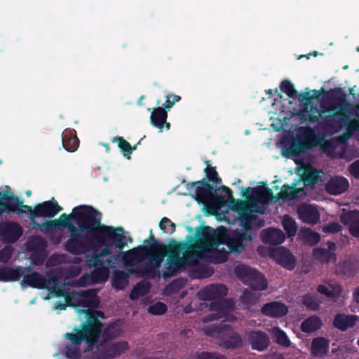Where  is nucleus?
<instances>
[{
    "instance_id": "1a4fd4ad",
    "label": "nucleus",
    "mask_w": 359,
    "mask_h": 359,
    "mask_svg": "<svg viewBox=\"0 0 359 359\" xmlns=\"http://www.w3.org/2000/svg\"><path fill=\"white\" fill-rule=\"evenodd\" d=\"M205 332L210 336L214 333L219 334V346L224 349L234 350L243 346V337L239 333L235 332L230 325L215 326L208 328Z\"/></svg>"
},
{
    "instance_id": "ea45409f",
    "label": "nucleus",
    "mask_w": 359,
    "mask_h": 359,
    "mask_svg": "<svg viewBox=\"0 0 359 359\" xmlns=\"http://www.w3.org/2000/svg\"><path fill=\"white\" fill-rule=\"evenodd\" d=\"M299 218L304 222L314 224V205L304 204L298 208Z\"/></svg>"
},
{
    "instance_id": "5701e85b",
    "label": "nucleus",
    "mask_w": 359,
    "mask_h": 359,
    "mask_svg": "<svg viewBox=\"0 0 359 359\" xmlns=\"http://www.w3.org/2000/svg\"><path fill=\"white\" fill-rule=\"evenodd\" d=\"M233 304L229 299H219L212 302L210 304L209 309L211 311H215L216 313L209 315L207 320H219L224 317L231 310Z\"/></svg>"
},
{
    "instance_id": "7ed1b4c3",
    "label": "nucleus",
    "mask_w": 359,
    "mask_h": 359,
    "mask_svg": "<svg viewBox=\"0 0 359 359\" xmlns=\"http://www.w3.org/2000/svg\"><path fill=\"white\" fill-rule=\"evenodd\" d=\"M144 244L124 252L122 260L126 267H131L148 259L149 263L143 269L142 272L149 274L159 268L164 259L163 254L155 252V247L162 248L164 246L151 233L149 239L144 241Z\"/></svg>"
},
{
    "instance_id": "ddd939ff",
    "label": "nucleus",
    "mask_w": 359,
    "mask_h": 359,
    "mask_svg": "<svg viewBox=\"0 0 359 359\" xmlns=\"http://www.w3.org/2000/svg\"><path fill=\"white\" fill-rule=\"evenodd\" d=\"M195 187V199L199 204H207L212 197H215L214 187L205 179L197 182H191L187 184V188Z\"/></svg>"
},
{
    "instance_id": "6e6d98bb",
    "label": "nucleus",
    "mask_w": 359,
    "mask_h": 359,
    "mask_svg": "<svg viewBox=\"0 0 359 359\" xmlns=\"http://www.w3.org/2000/svg\"><path fill=\"white\" fill-rule=\"evenodd\" d=\"M168 307L165 304L158 302L148 308V312L152 315H162L167 311Z\"/></svg>"
},
{
    "instance_id": "864d4df0",
    "label": "nucleus",
    "mask_w": 359,
    "mask_h": 359,
    "mask_svg": "<svg viewBox=\"0 0 359 359\" xmlns=\"http://www.w3.org/2000/svg\"><path fill=\"white\" fill-rule=\"evenodd\" d=\"M25 270V269L21 268L13 269L7 267L8 282L19 280L21 276H24ZM27 270L29 272L32 271L30 268L27 269Z\"/></svg>"
},
{
    "instance_id": "39448f33",
    "label": "nucleus",
    "mask_w": 359,
    "mask_h": 359,
    "mask_svg": "<svg viewBox=\"0 0 359 359\" xmlns=\"http://www.w3.org/2000/svg\"><path fill=\"white\" fill-rule=\"evenodd\" d=\"M69 232V238L64 244L65 250L72 255H80L86 253L93 245V238L86 230L81 231L79 226L68 221L65 227Z\"/></svg>"
},
{
    "instance_id": "58836bf2",
    "label": "nucleus",
    "mask_w": 359,
    "mask_h": 359,
    "mask_svg": "<svg viewBox=\"0 0 359 359\" xmlns=\"http://www.w3.org/2000/svg\"><path fill=\"white\" fill-rule=\"evenodd\" d=\"M151 285L148 282L140 281L137 283L132 289L130 293V299L131 300H137L140 297L147 294L150 290Z\"/></svg>"
},
{
    "instance_id": "f3484780",
    "label": "nucleus",
    "mask_w": 359,
    "mask_h": 359,
    "mask_svg": "<svg viewBox=\"0 0 359 359\" xmlns=\"http://www.w3.org/2000/svg\"><path fill=\"white\" fill-rule=\"evenodd\" d=\"M227 294V288L221 284H212L207 285L198 292V298L204 301H210L222 299Z\"/></svg>"
},
{
    "instance_id": "680f3d73",
    "label": "nucleus",
    "mask_w": 359,
    "mask_h": 359,
    "mask_svg": "<svg viewBox=\"0 0 359 359\" xmlns=\"http://www.w3.org/2000/svg\"><path fill=\"white\" fill-rule=\"evenodd\" d=\"M231 253L229 250H226L223 248L222 250H216L215 253V259L216 263H223L228 259V255Z\"/></svg>"
},
{
    "instance_id": "9d476101",
    "label": "nucleus",
    "mask_w": 359,
    "mask_h": 359,
    "mask_svg": "<svg viewBox=\"0 0 359 359\" xmlns=\"http://www.w3.org/2000/svg\"><path fill=\"white\" fill-rule=\"evenodd\" d=\"M234 271L238 278L252 290L262 291L267 288V280L259 271L245 264H238Z\"/></svg>"
},
{
    "instance_id": "c85d7f7f",
    "label": "nucleus",
    "mask_w": 359,
    "mask_h": 359,
    "mask_svg": "<svg viewBox=\"0 0 359 359\" xmlns=\"http://www.w3.org/2000/svg\"><path fill=\"white\" fill-rule=\"evenodd\" d=\"M261 236L264 243L271 245L281 244L285 239L283 231L276 228L264 229L262 231Z\"/></svg>"
},
{
    "instance_id": "3c124183",
    "label": "nucleus",
    "mask_w": 359,
    "mask_h": 359,
    "mask_svg": "<svg viewBox=\"0 0 359 359\" xmlns=\"http://www.w3.org/2000/svg\"><path fill=\"white\" fill-rule=\"evenodd\" d=\"M205 163L207 166L204 169V172L206 174L208 181L215 183L221 182L222 180L218 177V173L216 170V168L210 166L209 161H205Z\"/></svg>"
},
{
    "instance_id": "e2e57ef3",
    "label": "nucleus",
    "mask_w": 359,
    "mask_h": 359,
    "mask_svg": "<svg viewBox=\"0 0 359 359\" xmlns=\"http://www.w3.org/2000/svg\"><path fill=\"white\" fill-rule=\"evenodd\" d=\"M181 97L177 95H169L166 97V100L163 104V107L166 111L170 110L175 102L180 101Z\"/></svg>"
},
{
    "instance_id": "423d86ee",
    "label": "nucleus",
    "mask_w": 359,
    "mask_h": 359,
    "mask_svg": "<svg viewBox=\"0 0 359 359\" xmlns=\"http://www.w3.org/2000/svg\"><path fill=\"white\" fill-rule=\"evenodd\" d=\"M314 148V128L300 126L291 138L289 147L283 150V156L297 157Z\"/></svg>"
},
{
    "instance_id": "20e7f679",
    "label": "nucleus",
    "mask_w": 359,
    "mask_h": 359,
    "mask_svg": "<svg viewBox=\"0 0 359 359\" xmlns=\"http://www.w3.org/2000/svg\"><path fill=\"white\" fill-rule=\"evenodd\" d=\"M280 90L289 97L297 98L299 103V109H293L292 116L296 117L300 124L314 123V95H310L307 92L298 93L294 85L289 80H283L280 85Z\"/></svg>"
},
{
    "instance_id": "bf43d9fd",
    "label": "nucleus",
    "mask_w": 359,
    "mask_h": 359,
    "mask_svg": "<svg viewBox=\"0 0 359 359\" xmlns=\"http://www.w3.org/2000/svg\"><path fill=\"white\" fill-rule=\"evenodd\" d=\"M342 230L338 222H331L323 227V231L327 233H337Z\"/></svg>"
},
{
    "instance_id": "79ce46f5",
    "label": "nucleus",
    "mask_w": 359,
    "mask_h": 359,
    "mask_svg": "<svg viewBox=\"0 0 359 359\" xmlns=\"http://www.w3.org/2000/svg\"><path fill=\"white\" fill-rule=\"evenodd\" d=\"M112 142L118 144L119 149H121L123 155L128 159H130V155L132 154L131 144L127 142L123 137L116 136L111 140Z\"/></svg>"
},
{
    "instance_id": "aec40b11",
    "label": "nucleus",
    "mask_w": 359,
    "mask_h": 359,
    "mask_svg": "<svg viewBox=\"0 0 359 359\" xmlns=\"http://www.w3.org/2000/svg\"><path fill=\"white\" fill-rule=\"evenodd\" d=\"M347 103L345 100H342L339 105L330 104L325 108V111L331 114L330 117L334 122L344 126L347 125L349 121V115L345 111V107Z\"/></svg>"
},
{
    "instance_id": "f03ea898",
    "label": "nucleus",
    "mask_w": 359,
    "mask_h": 359,
    "mask_svg": "<svg viewBox=\"0 0 359 359\" xmlns=\"http://www.w3.org/2000/svg\"><path fill=\"white\" fill-rule=\"evenodd\" d=\"M98 316H103V313L100 311H95V313L88 312L86 321L80 325L74 326L73 332L65 333V339L70 342L65 346V355L68 359L81 358L80 346L83 343L86 345L83 352L90 351L94 355V349L100 341L103 327Z\"/></svg>"
},
{
    "instance_id": "9b49d317",
    "label": "nucleus",
    "mask_w": 359,
    "mask_h": 359,
    "mask_svg": "<svg viewBox=\"0 0 359 359\" xmlns=\"http://www.w3.org/2000/svg\"><path fill=\"white\" fill-rule=\"evenodd\" d=\"M95 269L90 273H86L78 280L79 286L84 287L90 285L104 283L109 278V269L105 266V263L102 265L92 266Z\"/></svg>"
},
{
    "instance_id": "4c0bfd02",
    "label": "nucleus",
    "mask_w": 359,
    "mask_h": 359,
    "mask_svg": "<svg viewBox=\"0 0 359 359\" xmlns=\"http://www.w3.org/2000/svg\"><path fill=\"white\" fill-rule=\"evenodd\" d=\"M215 198L220 205H224L226 201L234 203L232 191L226 186H222L215 191Z\"/></svg>"
},
{
    "instance_id": "6ab92c4d",
    "label": "nucleus",
    "mask_w": 359,
    "mask_h": 359,
    "mask_svg": "<svg viewBox=\"0 0 359 359\" xmlns=\"http://www.w3.org/2000/svg\"><path fill=\"white\" fill-rule=\"evenodd\" d=\"M252 235L247 232L235 231L232 236H228L226 245L230 252L239 253L245 248L244 241H252Z\"/></svg>"
},
{
    "instance_id": "2f4dec72",
    "label": "nucleus",
    "mask_w": 359,
    "mask_h": 359,
    "mask_svg": "<svg viewBox=\"0 0 359 359\" xmlns=\"http://www.w3.org/2000/svg\"><path fill=\"white\" fill-rule=\"evenodd\" d=\"M319 293L327 297L336 299L339 297L342 293V287L337 283H327L325 285H319L317 287Z\"/></svg>"
},
{
    "instance_id": "c9c22d12",
    "label": "nucleus",
    "mask_w": 359,
    "mask_h": 359,
    "mask_svg": "<svg viewBox=\"0 0 359 359\" xmlns=\"http://www.w3.org/2000/svg\"><path fill=\"white\" fill-rule=\"evenodd\" d=\"M168 263L169 266L167 267L168 272H164L163 277H170L173 273L180 270L185 264L184 259L177 255H168Z\"/></svg>"
},
{
    "instance_id": "f257e3e1",
    "label": "nucleus",
    "mask_w": 359,
    "mask_h": 359,
    "mask_svg": "<svg viewBox=\"0 0 359 359\" xmlns=\"http://www.w3.org/2000/svg\"><path fill=\"white\" fill-rule=\"evenodd\" d=\"M102 214L90 205L83 223L80 226L81 231L86 230L90 233L92 238L104 248L100 252H94L93 255H86V265H102L105 263L102 258L111 255V248L118 249L121 253L132 238L125 236L122 227H114L102 224Z\"/></svg>"
},
{
    "instance_id": "0e129e2a",
    "label": "nucleus",
    "mask_w": 359,
    "mask_h": 359,
    "mask_svg": "<svg viewBox=\"0 0 359 359\" xmlns=\"http://www.w3.org/2000/svg\"><path fill=\"white\" fill-rule=\"evenodd\" d=\"M22 201V205H19L18 208L17 209L18 213L22 214L24 212H27L29 215V219L31 220H34L35 219V215L34 213V208L32 209V208L28 205H23V201Z\"/></svg>"
},
{
    "instance_id": "37998d69",
    "label": "nucleus",
    "mask_w": 359,
    "mask_h": 359,
    "mask_svg": "<svg viewBox=\"0 0 359 359\" xmlns=\"http://www.w3.org/2000/svg\"><path fill=\"white\" fill-rule=\"evenodd\" d=\"M283 226L288 237H293L296 235L297 225L295 221L289 215H285L283 219Z\"/></svg>"
},
{
    "instance_id": "09e8293b",
    "label": "nucleus",
    "mask_w": 359,
    "mask_h": 359,
    "mask_svg": "<svg viewBox=\"0 0 359 359\" xmlns=\"http://www.w3.org/2000/svg\"><path fill=\"white\" fill-rule=\"evenodd\" d=\"M302 181L305 187H309L311 189H314V166L310 165L307 172H304L300 176Z\"/></svg>"
},
{
    "instance_id": "338daca9",
    "label": "nucleus",
    "mask_w": 359,
    "mask_h": 359,
    "mask_svg": "<svg viewBox=\"0 0 359 359\" xmlns=\"http://www.w3.org/2000/svg\"><path fill=\"white\" fill-rule=\"evenodd\" d=\"M348 171L355 179H359V160L355 161L349 165Z\"/></svg>"
},
{
    "instance_id": "dca6fc26",
    "label": "nucleus",
    "mask_w": 359,
    "mask_h": 359,
    "mask_svg": "<svg viewBox=\"0 0 359 359\" xmlns=\"http://www.w3.org/2000/svg\"><path fill=\"white\" fill-rule=\"evenodd\" d=\"M247 341L252 350L264 351L270 345L269 335L262 330H250L246 334Z\"/></svg>"
},
{
    "instance_id": "0eeeda50",
    "label": "nucleus",
    "mask_w": 359,
    "mask_h": 359,
    "mask_svg": "<svg viewBox=\"0 0 359 359\" xmlns=\"http://www.w3.org/2000/svg\"><path fill=\"white\" fill-rule=\"evenodd\" d=\"M22 283L26 284L32 287L38 289H47L55 297L65 296L64 285L59 276L53 271L47 273L48 278H46L43 275L32 271L31 273L25 274L23 276Z\"/></svg>"
},
{
    "instance_id": "8fccbe9b",
    "label": "nucleus",
    "mask_w": 359,
    "mask_h": 359,
    "mask_svg": "<svg viewBox=\"0 0 359 359\" xmlns=\"http://www.w3.org/2000/svg\"><path fill=\"white\" fill-rule=\"evenodd\" d=\"M329 340L324 337H316V356L326 355L329 350Z\"/></svg>"
},
{
    "instance_id": "603ef678",
    "label": "nucleus",
    "mask_w": 359,
    "mask_h": 359,
    "mask_svg": "<svg viewBox=\"0 0 359 359\" xmlns=\"http://www.w3.org/2000/svg\"><path fill=\"white\" fill-rule=\"evenodd\" d=\"M120 334V330L116 328L114 325H108L102 332L103 341H108L113 339Z\"/></svg>"
},
{
    "instance_id": "c756f323",
    "label": "nucleus",
    "mask_w": 359,
    "mask_h": 359,
    "mask_svg": "<svg viewBox=\"0 0 359 359\" xmlns=\"http://www.w3.org/2000/svg\"><path fill=\"white\" fill-rule=\"evenodd\" d=\"M162 245L164 248L155 247V252H161L164 255V257L166 255L180 256L181 252L187 250L191 247L187 242L177 243L175 240H172L169 245Z\"/></svg>"
},
{
    "instance_id": "49530a36",
    "label": "nucleus",
    "mask_w": 359,
    "mask_h": 359,
    "mask_svg": "<svg viewBox=\"0 0 359 359\" xmlns=\"http://www.w3.org/2000/svg\"><path fill=\"white\" fill-rule=\"evenodd\" d=\"M272 334L276 338V341L283 347H289L290 346V341L288 339L286 333L280 328L276 327L273 328Z\"/></svg>"
},
{
    "instance_id": "a211bd4d",
    "label": "nucleus",
    "mask_w": 359,
    "mask_h": 359,
    "mask_svg": "<svg viewBox=\"0 0 359 359\" xmlns=\"http://www.w3.org/2000/svg\"><path fill=\"white\" fill-rule=\"evenodd\" d=\"M22 201L14 194L8 191L0 192V215L11 213L17 211Z\"/></svg>"
},
{
    "instance_id": "4468645a",
    "label": "nucleus",
    "mask_w": 359,
    "mask_h": 359,
    "mask_svg": "<svg viewBox=\"0 0 359 359\" xmlns=\"http://www.w3.org/2000/svg\"><path fill=\"white\" fill-rule=\"evenodd\" d=\"M22 233V228L17 222L5 221L0 223V237L4 243H14Z\"/></svg>"
},
{
    "instance_id": "de8ad7c7",
    "label": "nucleus",
    "mask_w": 359,
    "mask_h": 359,
    "mask_svg": "<svg viewBox=\"0 0 359 359\" xmlns=\"http://www.w3.org/2000/svg\"><path fill=\"white\" fill-rule=\"evenodd\" d=\"M343 273L347 277H353L359 269V263L351 260L345 261L342 266Z\"/></svg>"
},
{
    "instance_id": "774afa93",
    "label": "nucleus",
    "mask_w": 359,
    "mask_h": 359,
    "mask_svg": "<svg viewBox=\"0 0 359 359\" xmlns=\"http://www.w3.org/2000/svg\"><path fill=\"white\" fill-rule=\"evenodd\" d=\"M303 304L309 309L314 310V296L306 294L303 297Z\"/></svg>"
},
{
    "instance_id": "6e6552de",
    "label": "nucleus",
    "mask_w": 359,
    "mask_h": 359,
    "mask_svg": "<svg viewBox=\"0 0 359 359\" xmlns=\"http://www.w3.org/2000/svg\"><path fill=\"white\" fill-rule=\"evenodd\" d=\"M90 205H80L72 209L71 214H62L58 219L46 220L41 224V231L48 233L55 229L65 228L68 221H74L79 227L83 223Z\"/></svg>"
},
{
    "instance_id": "473e14b6",
    "label": "nucleus",
    "mask_w": 359,
    "mask_h": 359,
    "mask_svg": "<svg viewBox=\"0 0 359 359\" xmlns=\"http://www.w3.org/2000/svg\"><path fill=\"white\" fill-rule=\"evenodd\" d=\"M196 236L199 240L212 247L217 248L220 243L212 229L209 226H205L198 229Z\"/></svg>"
},
{
    "instance_id": "f704fd0d",
    "label": "nucleus",
    "mask_w": 359,
    "mask_h": 359,
    "mask_svg": "<svg viewBox=\"0 0 359 359\" xmlns=\"http://www.w3.org/2000/svg\"><path fill=\"white\" fill-rule=\"evenodd\" d=\"M253 212L254 211L250 208L238 215L240 225L243 229L242 232L248 233L251 230L253 223L257 220V216L255 215Z\"/></svg>"
},
{
    "instance_id": "5fc2aeb1",
    "label": "nucleus",
    "mask_w": 359,
    "mask_h": 359,
    "mask_svg": "<svg viewBox=\"0 0 359 359\" xmlns=\"http://www.w3.org/2000/svg\"><path fill=\"white\" fill-rule=\"evenodd\" d=\"M160 229L165 233L172 234L175 231V224L168 217H163L159 223Z\"/></svg>"
},
{
    "instance_id": "4be33fe9",
    "label": "nucleus",
    "mask_w": 359,
    "mask_h": 359,
    "mask_svg": "<svg viewBox=\"0 0 359 359\" xmlns=\"http://www.w3.org/2000/svg\"><path fill=\"white\" fill-rule=\"evenodd\" d=\"M349 188L348 180L342 176L331 177L325 184V191L331 195H340Z\"/></svg>"
},
{
    "instance_id": "412c9836",
    "label": "nucleus",
    "mask_w": 359,
    "mask_h": 359,
    "mask_svg": "<svg viewBox=\"0 0 359 359\" xmlns=\"http://www.w3.org/2000/svg\"><path fill=\"white\" fill-rule=\"evenodd\" d=\"M62 209L56 201H46L36 204L34 206V213L35 218L40 217L52 218L57 215Z\"/></svg>"
},
{
    "instance_id": "7c9ffc66",
    "label": "nucleus",
    "mask_w": 359,
    "mask_h": 359,
    "mask_svg": "<svg viewBox=\"0 0 359 359\" xmlns=\"http://www.w3.org/2000/svg\"><path fill=\"white\" fill-rule=\"evenodd\" d=\"M167 118L168 112L161 107L154 108L150 116L151 124L160 130H161L164 126L167 129L170 128V123L166 122Z\"/></svg>"
},
{
    "instance_id": "69168bd1",
    "label": "nucleus",
    "mask_w": 359,
    "mask_h": 359,
    "mask_svg": "<svg viewBox=\"0 0 359 359\" xmlns=\"http://www.w3.org/2000/svg\"><path fill=\"white\" fill-rule=\"evenodd\" d=\"M12 255V248L8 246L4 247L0 250V262L6 263Z\"/></svg>"
},
{
    "instance_id": "393cba45",
    "label": "nucleus",
    "mask_w": 359,
    "mask_h": 359,
    "mask_svg": "<svg viewBox=\"0 0 359 359\" xmlns=\"http://www.w3.org/2000/svg\"><path fill=\"white\" fill-rule=\"evenodd\" d=\"M297 183L294 182L291 185L284 184L277 198L285 201H292L304 196L306 194L304 188H297Z\"/></svg>"
},
{
    "instance_id": "f8f14e48",
    "label": "nucleus",
    "mask_w": 359,
    "mask_h": 359,
    "mask_svg": "<svg viewBox=\"0 0 359 359\" xmlns=\"http://www.w3.org/2000/svg\"><path fill=\"white\" fill-rule=\"evenodd\" d=\"M102 343L97 344L94 349V357L95 359H112L121 355L129 348L127 341H121L114 342L104 348H100Z\"/></svg>"
},
{
    "instance_id": "a19ab883",
    "label": "nucleus",
    "mask_w": 359,
    "mask_h": 359,
    "mask_svg": "<svg viewBox=\"0 0 359 359\" xmlns=\"http://www.w3.org/2000/svg\"><path fill=\"white\" fill-rule=\"evenodd\" d=\"M259 296L256 293L249 292L245 290L240 297V305L243 309H249L251 306L255 305L258 301Z\"/></svg>"
},
{
    "instance_id": "c03bdc74",
    "label": "nucleus",
    "mask_w": 359,
    "mask_h": 359,
    "mask_svg": "<svg viewBox=\"0 0 359 359\" xmlns=\"http://www.w3.org/2000/svg\"><path fill=\"white\" fill-rule=\"evenodd\" d=\"M190 359H227V358L225 355L216 351H197L191 355Z\"/></svg>"
},
{
    "instance_id": "e433bc0d",
    "label": "nucleus",
    "mask_w": 359,
    "mask_h": 359,
    "mask_svg": "<svg viewBox=\"0 0 359 359\" xmlns=\"http://www.w3.org/2000/svg\"><path fill=\"white\" fill-rule=\"evenodd\" d=\"M129 274L123 271H115L112 278V286L118 290H123L129 283Z\"/></svg>"
},
{
    "instance_id": "bb28decb",
    "label": "nucleus",
    "mask_w": 359,
    "mask_h": 359,
    "mask_svg": "<svg viewBox=\"0 0 359 359\" xmlns=\"http://www.w3.org/2000/svg\"><path fill=\"white\" fill-rule=\"evenodd\" d=\"M337 246L334 242H327V249L316 248V260L321 263L335 262L337 255L334 251Z\"/></svg>"
},
{
    "instance_id": "a18cd8bd",
    "label": "nucleus",
    "mask_w": 359,
    "mask_h": 359,
    "mask_svg": "<svg viewBox=\"0 0 359 359\" xmlns=\"http://www.w3.org/2000/svg\"><path fill=\"white\" fill-rule=\"evenodd\" d=\"M340 221L345 225L352 226L359 222V210H350L342 214L340 217Z\"/></svg>"
},
{
    "instance_id": "cd10ccee",
    "label": "nucleus",
    "mask_w": 359,
    "mask_h": 359,
    "mask_svg": "<svg viewBox=\"0 0 359 359\" xmlns=\"http://www.w3.org/2000/svg\"><path fill=\"white\" fill-rule=\"evenodd\" d=\"M273 256L277 259L279 264L288 269L295 266L296 259L289 250L285 248H279L273 252Z\"/></svg>"
},
{
    "instance_id": "2eb2a0df",
    "label": "nucleus",
    "mask_w": 359,
    "mask_h": 359,
    "mask_svg": "<svg viewBox=\"0 0 359 359\" xmlns=\"http://www.w3.org/2000/svg\"><path fill=\"white\" fill-rule=\"evenodd\" d=\"M241 195L245 199H250L252 195L253 199L260 204L268 203L273 196L272 189L268 187H243Z\"/></svg>"
},
{
    "instance_id": "052dcab7",
    "label": "nucleus",
    "mask_w": 359,
    "mask_h": 359,
    "mask_svg": "<svg viewBox=\"0 0 359 359\" xmlns=\"http://www.w3.org/2000/svg\"><path fill=\"white\" fill-rule=\"evenodd\" d=\"M250 208V206L245 201L242 200H237L234 205L232 207V210L238 212V215L246 212Z\"/></svg>"
},
{
    "instance_id": "a878e982",
    "label": "nucleus",
    "mask_w": 359,
    "mask_h": 359,
    "mask_svg": "<svg viewBox=\"0 0 359 359\" xmlns=\"http://www.w3.org/2000/svg\"><path fill=\"white\" fill-rule=\"evenodd\" d=\"M358 319V317L357 316L339 313L335 315L332 325L334 327L344 332L349 328L353 327Z\"/></svg>"
},
{
    "instance_id": "72a5a7b5",
    "label": "nucleus",
    "mask_w": 359,
    "mask_h": 359,
    "mask_svg": "<svg viewBox=\"0 0 359 359\" xmlns=\"http://www.w3.org/2000/svg\"><path fill=\"white\" fill-rule=\"evenodd\" d=\"M62 143L64 149L69 151H75L79 144V140L75 134V131L65 130L62 134Z\"/></svg>"
},
{
    "instance_id": "13d9d810",
    "label": "nucleus",
    "mask_w": 359,
    "mask_h": 359,
    "mask_svg": "<svg viewBox=\"0 0 359 359\" xmlns=\"http://www.w3.org/2000/svg\"><path fill=\"white\" fill-rule=\"evenodd\" d=\"M301 330L305 333L314 332V316H311L302 323Z\"/></svg>"
},
{
    "instance_id": "4d7b16f0",
    "label": "nucleus",
    "mask_w": 359,
    "mask_h": 359,
    "mask_svg": "<svg viewBox=\"0 0 359 359\" xmlns=\"http://www.w3.org/2000/svg\"><path fill=\"white\" fill-rule=\"evenodd\" d=\"M300 236L304 243H309L311 246L314 245V231L311 229H302Z\"/></svg>"
},
{
    "instance_id": "b1692460",
    "label": "nucleus",
    "mask_w": 359,
    "mask_h": 359,
    "mask_svg": "<svg viewBox=\"0 0 359 359\" xmlns=\"http://www.w3.org/2000/svg\"><path fill=\"white\" fill-rule=\"evenodd\" d=\"M264 316L270 318H282L288 313L287 306L283 302L273 301L264 304L261 309Z\"/></svg>"
}]
</instances>
